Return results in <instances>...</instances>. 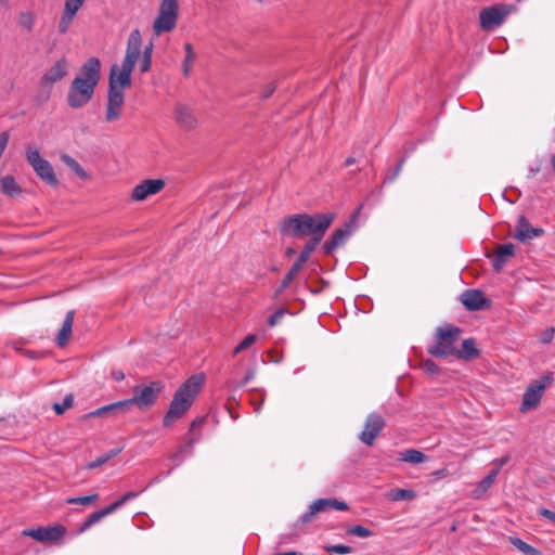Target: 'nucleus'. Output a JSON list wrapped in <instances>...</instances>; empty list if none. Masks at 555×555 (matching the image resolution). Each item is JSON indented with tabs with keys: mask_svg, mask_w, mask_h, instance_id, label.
Segmentation results:
<instances>
[{
	"mask_svg": "<svg viewBox=\"0 0 555 555\" xmlns=\"http://www.w3.org/2000/svg\"><path fill=\"white\" fill-rule=\"evenodd\" d=\"M335 217L334 212L293 215L284 220L281 225V232L293 237L311 235L312 238L308 243H313V249H315L326 230L335 220Z\"/></svg>",
	"mask_w": 555,
	"mask_h": 555,
	"instance_id": "obj_1",
	"label": "nucleus"
},
{
	"mask_svg": "<svg viewBox=\"0 0 555 555\" xmlns=\"http://www.w3.org/2000/svg\"><path fill=\"white\" fill-rule=\"evenodd\" d=\"M101 78V62L98 57H89L81 66L79 74L70 82L67 104L72 108H80L93 98L94 90Z\"/></svg>",
	"mask_w": 555,
	"mask_h": 555,
	"instance_id": "obj_2",
	"label": "nucleus"
},
{
	"mask_svg": "<svg viewBox=\"0 0 555 555\" xmlns=\"http://www.w3.org/2000/svg\"><path fill=\"white\" fill-rule=\"evenodd\" d=\"M142 36L138 28L132 29L127 39L125 57L120 65L113 64L108 75V91L125 93L131 86V74L141 53Z\"/></svg>",
	"mask_w": 555,
	"mask_h": 555,
	"instance_id": "obj_3",
	"label": "nucleus"
},
{
	"mask_svg": "<svg viewBox=\"0 0 555 555\" xmlns=\"http://www.w3.org/2000/svg\"><path fill=\"white\" fill-rule=\"evenodd\" d=\"M205 383L203 373L194 374L189 377L175 392L170 402L169 410L163 418L165 427L171 426L177 420L181 418L192 406L196 396L199 393Z\"/></svg>",
	"mask_w": 555,
	"mask_h": 555,
	"instance_id": "obj_4",
	"label": "nucleus"
},
{
	"mask_svg": "<svg viewBox=\"0 0 555 555\" xmlns=\"http://www.w3.org/2000/svg\"><path fill=\"white\" fill-rule=\"evenodd\" d=\"M461 333L460 327L451 324L438 327L435 334V341L428 347V352L437 358L453 356L456 349L454 345Z\"/></svg>",
	"mask_w": 555,
	"mask_h": 555,
	"instance_id": "obj_5",
	"label": "nucleus"
},
{
	"mask_svg": "<svg viewBox=\"0 0 555 555\" xmlns=\"http://www.w3.org/2000/svg\"><path fill=\"white\" fill-rule=\"evenodd\" d=\"M164 386L160 382H151L147 385H137L133 387V396L129 399H126V403L128 410L133 405H137L141 411H146L152 408L160 392L163 391Z\"/></svg>",
	"mask_w": 555,
	"mask_h": 555,
	"instance_id": "obj_6",
	"label": "nucleus"
},
{
	"mask_svg": "<svg viewBox=\"0 0 555 555\" xmlns=\"http://www.w3.org/2000/svg\"><path fill=\"white\" fill-rule=\"evenodd\" d=\"M178 16V0H162L158 9V14L153 22L152 28L154 35L160 36L162 34L172 31L177 26Z\"/></svg>",
	"mask_w": 555,
	"mask_h": 555,
	"instance_id": "obj_7",
	"label": "nucleus"
},
{
	"mask_svg": "<svg viewBox=\"0 0 555 555\" xmlns=\"http://www.w3.org/2000/svg\"><path fill=\"white\" fill-rule=\"evenodd\" d=\"M515 10L512 4H494L479 12V22L482 30L490 31L501 26L506 17Z\"/></svg>",
	"mask_w": 555,
	"mask_h": 555,
	"instance_id": "obj_8",
	"label": "nucleus"
},
{
	"mask_svg": "<svg viewBox=\"0 0 555 555\" xmlns=\"http://www.w3.org/2000/svg\"><path fill=\"white\" fill-rule=\"evenodd\" d=\"M26 159L33 167L36 175L51 186H56L59 181L53 170L52 165L40 156L37 149L31 145L26 146Z\"/></svg>",
	"mask_w": 555,
	"mask_h": 555,
	"instance_id": "obj_9",
	"label": "nucleus"
},
{
	"mask_svg": "<svg viewBox=\"0 0 555 555\" xmlns=\"http://www.w3.org/2000/svg\"><path fill=\"white\" fill-rule=\"evenodd\" d=\"M552 380V374H546L541 379L532 382L522 396L520 412L526 413L535 409L542 399L545 387L550 385Z\"/></svg>",
	"mask_w": 555,
	"mask_h": 555,
	"instance_id": "obj_10",
	"label": "nucleus"
},
{
	"mask_svg": "<svg viewBox=\"0 0 555 555\" xmlns=\"http://www.w3.org/2000/svg\"><path fill=\"white\" fill-rule=\"evenodd\" d=\"M328 508H335L337 511H347L349 507L346 502L338 501L337 499H334V498L318 499L310 504L309 511L300 516V518L296 522V526H299V527L306 526L307 524L312 521L313 517L318 513L325 512Z\"/></svg>",
	"mask_w": 555,
	"mask_h": 555,
	"instance_id": "obj_11",
	"label": "nucleus"
},
{
	"mask_svg": "<svg viewBox=\"0 0 555 555\" xmlns=\"http://www.w3.org/2000/svg\"><path fill=\"white\" fill-rule=\"evenodd\" d=\"M313 251V243H307L304 249L300 251L297 260L293 263L292 268L282 280L280 286L276 288L274 294L275 297L280 296L291 285L293 280L296 278L304 264L308 261L310 255Z\"/></svg>",
	"mask_w": 555,
	"mask_h": 555,
	"instance_id": "obj_12",
	"label": "nucleus"
},
{
	"mask_svg": "<svg viewBox=\"0 0 555 555\" xmlns=\"http://www.w3.org/2000/svg\"><path fill=\"white\" fill-rule=\"evenodd\" d=\"M66 533V528L63 525H54L51 527H38L35 529H26L23 531V535L30 537L39 542H57Z\"/></svg>",
	"mask_w": 555,
	"mask_h": 555,
	"instance_id": "obj_13",
	"label": "nucleus"
},
{
	"mask_svg": "<svg viewBox=\"0 0 555 555\" xmlns=\"http://www.w3.org/2000/svg\"><path fill=\"white\" fill-rule=\"evenodd\" d=\"M385 426V420L377 413H371L365 420L364 428L359 439L366 446H372L376 437L380 434Z\"/></svg>",
	"mask_w": 555,
	"mask_h": 555,
	"instance_id": "obj_14",
	"label": "nucleus"
},
{
	"mask_svg": "<svg viewBox=\"0 0 555 555\" xmlns=\"http://www.w3.org/2000/svg\"><path fill=\"white\" fill-rule=\"evenodd\" d=\"M356 218L357 216L354 215L349 222L333 232L332 236L323 245L324 254L331 255L336 248L344 245L353 231Z\"/></svg>",
	"mask_w": 555,
	"mask_h": 555,
	"instance_id": "obj_15",
	"label": "nucleus"
},
{
	"mask_svg": "<svg viewBox=\"0 0 555 555\" xmlns=\"http://www.w3.org/2000/svg\"><path fill=\"white\" fill-rule=\"evenodd\" d=\"M165 186V181L162 179H147L135 185L131 193L133 201H144L151 195L157 194Z\"/></svg>",
	"mask_w": 555,
	"mask_h": 555,
	"instance_id": "obj_16",
	"label": "nucleus"
},
{
	"mask_svg": "<svg viewBox=\"0 0 555 555\" xmlns=\"http://www.w3.org/2000/svg\"><path fill=\"white\" fill-rule=\"evenodd\" d=\"M125 93L107 92L105 120L113 122L118 120L124 112Z\"/></svg>",
	"mask_w": 555,
	"mask_h": 555,
	"instance_id": "obj_17",
	"label": "nucleus"
},
{
	"mask_svg": "<svg viewBox=\"0 0 555 555\" xmlns=\"http://www.w3.org/2000/svg\"><path fill=\"white\" fill-rule=\"evenodd\" d=\"M461 302L469 311L482 310L489 306V300L478 289H467L461 295Z\"/></svg>",
	"mask_w": 555,
	"mask_h": 555,
	"instance_id": "obj_18",
	"label": "nucleus"
},
{
	"mask_svg": "<svg viewBox=\"0 0 555 555\" xmlns=\"http://www.w3.org/2000/svg\"><path fill=\"white\" fill-rule=\"evenodd\" d=\"M543 230L541 228H533L530 225L525 217H519L516 225L514 237L521 243L528 242L534 237L542 235Z\"/></svg>",
	"mask_w": 555,
	"mask_h": 555,
	"instance_id": "obj_19",
	"label": "nucleus"
},
{
	"mask_svg": "<svg viewBox=\"0 0 555 555\" xmlns=\"http://www.w3.org/2000/svg\"><path fill=\"white\" fill-rule=\"evenodd\" d=\"M129 412L127 403L125 400L117 401L104 406H101L94 411L89 412L83 417H105V416H117L119 414H124Z\"/></svg>",
	"mask_w": 555,
	"mask_h": 555,
	"instance_id": "obj_20",
	"label": "nucleus"
},
{
	"mask_svg": "<svg viewBox=\"0 0 555 555\" xmlns=\"http://www.w3.org/2000/svg\"><path fill=\"white\" fill-rule=\"evenodd\" d=\"M68 62L65 57L57 60L42 76V81L53 85L67 75Z\"/></svg>",
	"mask_w": 555,
	"mask_h": 555,
	"instance_id": "obj_21",
	"label": "nucleus"
},
{
	"mask_svg": "<svg viewBox=\"0 0 555 555\" xmlns=\"http://www.w3.org/2000/svg\"><path fill=\"white\" fill-rule=\"evenodd\" d=\"M515 253V245L512 243L499 244L495 248L492 266L499 272L502 270L507 259L513 257Z\"/></svg>",
	"mask_w": 555,
	"mask_h": 555,
	"instance_id": "obj_22",
	"label": "nucleus"
},
{
	"mask_svg": "<svg viewBox=\"0 0 555 555\" xmlns=\"http://www.w3.org/2000/svg\"><path fill=\"white\" fill-rule=\"evenodd\" d=\"M176 121L184 129H193L197 125V119L192 108L186 105L179 104L176 107Z\"/></svg>",
	"mask_w": 555,
	"mask_h": 555,
	"instance_id": "obj_23",
	"label": "nucleus"
},
{
	"mask_svg": "<svg viewBox=\"0 0 555 555\" xmlns=\"http://www.w3.org/2000/svg\"><path fill=\"white\" fill-rule=\"evenodd\" d=\"M74 318H75V310H69L66 313V317L63 321L61 330L59 331V334L56 336V344L61 348H63L67 345V343L72 336Z\"/></svg>",
	"mask_w": 555,
	"mask_h": 555,
	"instance_id": "obj_24",
	"label": "nucleus"
},
{
	"mask_svg": "<svg viewBox=\"0 0 555 555\" xmlns=\"http://www.w3.org/2000/svg\"><path fill=\"white\" fill-rule=\"evenodd\" d=\"M479 356V350L476 348L475 339L467 338L463 340L461 349H455L453 357L464 360H472Z\"/></svg>",
	"mask_w": 555,
	"mask_h": 555,
	"instance_id": "obj_25",
	"label": "nucleus"
},
{
	"mask_svg": "<svg viewBox=\"0 0 555 555\" xmlns=\"http://www.w3.org/2000/svg\"><path fill=\"white\" fill-rule=\"evenodd\" d=\"M112 513H114L113 508L111 507V505L104 507V508H101L99 511H95L93 512L92 514H90L88 516V518L81 524V526L79 527L78 529V533H83L85 531H87L89 528H91L93 525L100 522L104 517L111 515Z\"/></svg>",
	"mask_w": 555,
	"mask_h": 555,
	"instance_id": "obj_26",
	"label": "nucleus"
},
{
	"mask_svg": "<svg viewBox=\"0 0 555 555\" xmlns=\"http://www.w3.org/2000/svg\"><path fill=\"white\" fill-rule=\"evenodd\" d=\"M498 476V469H491L488 475L478 482L473 494L475 499H480L488 489L494 483Z\"/></svg>",
	"mask_w": 555,
	"mask_h": 555,
	"instance_id": "obj_27",
	"label": "nucleus"
},
{
	"mask_svg": "<svg viewBox=\"0 0 555 555\" xmlns=\"http://www.w3.org/2000/svg\"><path fill=\"white\" fill-rule=\"evenodd\" d=\"M184 51H185V55H184V60L182 62V72L185 77H189L191 74L193 64L195 62V59H196V54L193 50L192 44L189 42H186L184 44Z\"/></svg>",
	"mask_w": 555,
	"mask_h": 555,
	"instance_id": "obj_28",
	"label": "nucleus"
},
{
	"mask_svg": "<svg viewBox=\"0 0 555 555\" xmlns=\"http://www.w3.org/2000/svg\"><path fill=\"white\" fill-rule=\"evenodd\" d=\"M1 189H2V192L8 196H14V195L21 193L20 185L17 184L14 177L10 176V175L4 176L1 179Z\"/></svg>",
	"mask_w": 555,
	"mask_h": 555,
	"instance_id": "obj_29",
	"label": "nucleus"
},
{
	"mask_svg": "<svg viewBox=\"0 0 555 555\" xmlns=\"http://www.w3.org/2000/svg\"><path fill=\"white\" fill-rule=\"evenodd\" d=\"M61 160L82 180L89 179V175L86 172V170L79 165V163L76 159H74L68 154H62Z\"/></svg>",
	"mask_w": 555,
	"mask_h": 555,
	"instance_id": "obj_30",
	"label": "nucleus"
},
{
	"mask_svg": "<svg viewBox=\"0 0 555 555\" xmlns=\"http://www.w3.org/2000/svg\"><path fill=\"white\" fill-rule=\"evenodd\" d=\"M400 460L412 464H420L426 460V455L418 450L409 449L400 454Z\"/></svg>",
	"mask_w": 555,
	"mask_h": 555,
	"instance_id": "obj_31",
	"label": "nucleus"
},
{
	"mask_svg": "<svg viewBox=\"0 0 555 555\" xmlns=\"http://www.w3.org/2000/svg\"><path fill=\"white\" fill-rule=\"evenodd\" d=\"M120 452L119 449L117 450H112L109 451L108 453L106 454H103L101 456H99L96 460L90 462L88 465H87V468L88 469H94L96 467H100L102 465H104L105 463H107L109 460H112L113 457H115L118 453Z\"/></svg>",
	"mask_w": 555,
	"mask_h": 555,
	"instance_id": "obj_32",
	"label": "nucleus"
},
{
	"mask_svg": "<svg viewBox=\"0 0 555 555\" xmlns=\"http://www.w3.org/2000/svg\"><path fill=\"white\" fill-rule=\"evenodd\" d=\"M416 496L413 490L408 489H396L392 490L389 494L390 500L392 501H404V500H413Z\"/></svg>",
	"mask_w": 555,
	"mask_h": 555,
	"instance_id": "obj_33",
	"label": "nucleus"
},
{
	"mask_svg": "<svg viewBox=\"0 0 555 555\" xmlns=\"http://www.w3.org/2000/svg\"><path fill=\"white\" fill-rule=\"evenodd\" d=\"M74 18H75V15H70L69 13L63 11L61 18L59 21V24H57L59 33L62 35L66 34L68 31V29L70 28V25H72Z\"/></svg>",
	"mask_w": 555,
	"mask_h": 555,
	"instance_id": "obj_34",
	"label": "nucleus"
},
{
	"mask_svg": "<svg viewBox=\"0 0 555 555\" xmlns=\"http://www.w3.org/2000/svg\"><path fill=\"white\" fill-rule=\"evenodd\" d=\"M74 404V397L72 393H68L64 397L61 403H54L53 410L57 415H62L66 410L72 408Z\"/></svg>",
	"mask_w": 555,
	"mask_h": 555,
	"instance_id": "obj_35",
	"label": "nucleus"
},
{
	"mask_svg": "<svg viewBox=\"0 0 555 555\" xmlns=\"http://www.w3.org/2000/svg\"><path fill=\"white\" fill-rule=\"evenodd\" d=\"M18 22L24 29L30 31L35 25V15L31 12H22Z\"/></svg>",
	"mask_w": 555,
	"mask_h": 555,
	"instance_id": "obj_36",
	"label": "nucleus"
},
{
	"mask_svg": "<svg viewBox=\"0 0 555 555\" xmlns=\"http://www.w3.org/2000/svg\"><path fill=\"white\" fill-rule=\"evenodd\" d=\"M99 498L98 493L86 495V496H79V498H68L66 500L67 504H81V505H91L93 504Z\"/></svg>",
	"mask_w": 555,
	"mask_h": 555,
	"instance_id": "obj_37",
	"label": "nucleus"
},
{
	"mask_svg": "<svg viewBox=\"0 0 555 555\" xmlns=\"http://www.w3.org/2000/svg\"><path fill=\"white\" fill-rule=\"evenodd\" d=\"M347 533L348 534H351V535H356V537H359V538H362V539H365V538H369V537H372L373 535V532L361 526V525H356V526H352V527H349L347 529Z\"/></svg>",
	"mask_w": 555,
	"mask_h": 555,
	"instance_id": "obj_38",
	"label": "nucleus"
},
{
	"mask_svg": "<svg viewBox=\"0 0 555 555\" xmlns=\"http://www.w3.org/2000/svg\"><path fill=\"white\" fill-rule=\"evenodd\" d=\"M257 340V335H247L233 350V354L236 356L245 349L249 348Z\"/></svg>",
	"mask_w": 555,
	"mask_h": 555,
	"instance_id": "obj_39",
	"label": "nucleus"
},
{
	"mask_svg": "<svg viewBox=\"0 0 555 555\" xmlns=\"http://www.w3.org/2000/svg\"><path fill=\"white\" fill-rule=\"evenodd\" d=\"M83 3L85 0H65L64 12L76 16L77 12L81 9Z\"/></svg>",
	"mask_w": 555,
	"mask_h": 555,
	"instance_id": "obj_40",
	"label": "nucleus"
},
{
	"mask_svg": "<svg viewBox=\"0 0 555 555\" xmlns=\"http://www.w3.org/2000/svg\"><path fill=\"white\" fill-rule=\"evenodd\" d=\"M139 494V492H134V491H129V492H126L125 494H122L117 501H115L114 503L111 504V507L113 508V511H117L118 508H120L124 504H126L128 501L137 498Z\"/></svg>",
	"mask_w": 555,
	"mask_h": 555,
	"instance_id": "obj_41",
	"label": "nucleus"
},
{
	"mask_svg": "<svg viewBox=\"0 0 555 555\" xmlns=\"http://www.w3.org/2000/svg\"><path fill=\"white\" fill-rule=\"evenodd\" d=\"M513 544L519 550L521 551L522 553L527 554V555H535L537 554V550L529 545L528 543L524 542L522 540L520 539H515L513 540Z\"/></svg>",
	"mask_w": 555,
	"mask_h": 555,
	"instance_id": "obj_42",
	"label": "nucleus"
},
{
	"mask_svg": "<svg viewBox=\"0 0 555 555\" xmlns=\"http://www.w3.org/2000/svg\"><path fill=\"white\" fill-rule=\"evenodd\" d=\"M421 367L425 373H427L429 375H435L439 372L438 364L430 359L424 360L421 363Z\"/></svg>",
	"mask_w": 555,
	"mask_h": 555,
	"instance_id": "obj_43",
	"label": "nucleus"
},
{
	"mask_svg": "<svg viewBox=\"0 0 555 555\" xmlns=\"http://www.w3.org/2000/svg\"><path fill=\"white\" fill-rule=\"evenodd\" d=\"M286 312H287V309H285V308H281V309L276 310L268 319L269 326H275L281 321V319L285 315Z\"/></svg>",
	"mask_w": 555,
	"mask_h": 555,
	"instance_id": "obj_44",
	"label": "nucleus"
},
{
	"mask_svg": "<svg viewBox=\"0 0 555 555\" xmlns=\"http://www.w3.org/2000/svg\"><path fill=\"white\" fill-rule=\"evenodd\" d=\"M327 551L336 554H349L351 553L352 548L348 545L335 544L330 546Z\"/></svg>",
	"mask_w": 555,
	"mask_h": 555,
	"instance_id": "obj_45",
	"label": "nucleus"
},
{
	"mask_svg": "<svg viewBox=\"0 0 555 555\" xmlns=\"http://www.w3.org/2000/svg\"><path fill=\"white\" fill-rule=\"evenodd\" d=\"M9 140H10V134L8 131H3L0 133V158L2 157V155L7 149Z\"/></svg>",
	"mask_w": 555,
	"mask_h": 555,
	"instance_id": "obj_46",
	"label": "nucleus"
},
{
	"mask_svg": "<svg viewBox=\"0 0 555 555\" xmlns=\"http://www.w3.org/2000/svg\"><path fill=\"white\" fill-rule=\"evenodd\" d=\"M139 61H140V64H139L140 72L142 74L147 73L151 69L152 60L147 59V57L140 56Z\"/></svg>",
	"mask_w": 555,
	"mask_h": 555,
	"instance_id": "obj_47",
	"label": "nucleus"
},
{
	"mask_svg": "<svg viewBox=\"0 0 555 555\" xmlns=\"http://www.w3.org/2000/svg\"><path fill=\"white\" fill-rule=\"evenodd\" d=\"M511 460V456L508 454L500 457V459H496L493 461V465L495 466L493 469H498V474L500 473V469L506 465Z\"/></svg>",
	"mask_w": 555,
	"mask_h": 555,
	"instance_id": "obj_48",
	"label": "nucleus"
},
{
	"mask_svg": "<svg viewBox=\"0 0 555 555\" xmlns=\"http://www.w3.org/2000/svg\"><path fill=\"white\" fill-rule=\"evenodd\" d=\"M194 442H195V439L189 438L188 441L179 448V451L175 455V457H177L179 453H183V452L191 453V450H192V447H193Z\"/></svg>",
	"mask_w": 555,
	"mask_h": 555,
	"instance_id": "obj_49",
	"label": "nucleus"
},
{
	"mask_svg": "<svg viewBox=\"0 0 555 555\" xmlns=\"http://www.w3.org/2000/svg\"><path fill=\"white\" fill-rule=\"evenodd\" d=\"M539 515L555 524V512L543 507L539 509Z\"/></svg>",
	"mask_w": 555,
	"mask_h": 555,
	"instance_id": "obj_50",
	"label": "nucleus"
},
{
	"mask_svg": "<svg viewBox=\"0 0 555 555\" xmlns=\"http://www.w3.org/2000/svg\"><path fill=\"white\" fill-rule=\"evenodd\" d=\"M403 163H404V159H401L398 163V165L396 166L393 172L387 177V179H386L387 181L391 182V181H393L398 177V175L400 173V171L402 169Z\"/></svg>",
	"mask_w": 555,
	"mask_h": 555,
	"instance_id": "obj_51",
	"label": "nucleus"
},
{
	"mask_svg": "<svg viewBox=\"0 0 555 555\" xmlns=\"http://www.w3.org/2000/svg\"><path fill=\"white\" fill-rule=\"evenodd\" d=\"M153 54V43H149L144 47V49L141 48L140 56L147 57L152 60Z\"/></svg>",
	"mask_w": 555,
	"mask_h": 555,
	"instance_id": "obj_52",
	"label": "nucleus"
},
{
	"mask_svg": "<svg viewBox=\"0 0 555 555\" xmlns=\"http://www.w3.org/2000/svg\"><path fill=\"white\" fill-rule=\"evenodd\" d=\"M554 335V328H550L546 332H544L541 336V341L544 344L550 343L553 339Z\"/></svg>",
	"mask_w": 555,
	"mask_h": 555,
	"instance_id": "obj_53",
	"label": "nucleus"
},
{
	"mask_svg": "<svg viewBox=\"0 0 555 555\" xmlns=\"http://www.w3.org/2000/svg\"><path fill=\"white\" fill-rule=\"evenodd\" d=\"M449 474L448 469L447 468H441V469H437L433 473V476L436 478V479H439V478H444L447 477Z\"/></svg>",
	"mask_w": 555,
	"mask_h": 555,
	"instance_id": "obj_54",
	"label": "nucleus"
},
{
	"mask_svg": "<svg viewBox=\"0 0 555 555\" xmlns=\"http://www.w3.org/2000/svg\"><path fill=\"white\" fill-rule=\"evenodd\" d=\"M112 377L116 382H121L125 378V374L122 371L117 370L112 372Z\"/></svg>",
	"mask_w": 555,
	"mask_h": 555,
	"instance_id": "obj_55",
	"label": "nucleus"
},
{
	"mask_svg": "<svg viewBox=\"0 0 555 555\" xmlns=\"http://www.w3.org/2000/svg\"><path fill=\"white\" fill-rule=\"evenodd\" d=\"M356 162H357L356 157L349 156V157L346 158L344 164H345L346 167H350L353 164H356Z\"/></svg>",
	"mask_w": 555,
	"mask_h": 555,
	"instance_id": "obj_56",
	"label": "nucleus"
},
{
	"mask_svg": "<svg viewBox=\"0 0 555 555\" xmlns=\"http://www.w3.org/2000/svg\"><path fill=\"white\" fill-rule=\"evenodd\" d=\"M202 420L198 418V420H194L192 423H191V426H190V431H193L197 426H199L202 424Z\"/></svg>",
	"mask_w": 555,
	"mask_h": 555,
	"instance_id": "obj_57",
	"label": "nucleus"
},
{
	"mask_svg": "<svg viewBox=\"0 0 555 555\" xmlns=\"http://www.w3.org/2000/svg\"><path fill=\"white\" fill-rule=\"evenodd\" d=\"M540 168L539 167H531L529 169V173H528V177L531 178V177H534L538 172H539Z\"/></svg>",
	"mask_w": 555,
	"mask_h": 555,
	"instance_id": "obj_58",
	"label": "nucleus"
},
{
	"mask_svg": "<svg viewBox=\"0 0 555 555\" xmlns=\"http://www.w3.org/2000/svg\"><path fill=\"white\" fill-rule=\"evenodd\" d=\"M274 91V87H270L263 94V98H269Z\"/></svg>",
	"mask_w": 555,
	"mask_h": 555,
	"instance_id": "obj_59",
	"label": "nucleus"
},
{
	"mask_svg": "<svg viewBox=\"0 0 555 555\" xmlns=\"http://www.w3.org/2000/svg\"><path fill=\"white\" fill-rule=\"evenodd\" d=\"M26 354L29 357V358H33V359H36L39 357V353L37 352H34V351H27Z\"/></svg>",
	"mask_w": 555,
	"mask_h": 555,
	"instance_id": "obj_60",
	"label": "nucleus"
},
{
	"mask_svg": "<svg viewBox=\"0 0 555 555\" xmlns=\"http://www.w3.org/2000/svg\"><path fill=\"white\" fill-rule=\"evenodd\" d=\"M276 555H297L296 552H284V553H278Z\"/></svg>",
	"mask_w": 555,
	"mask_h": 555,
	"instance_id": "obj_61",
	"label": "nucleus"
},
{
	"mask_svg": "<svg viewBox=\"0 0 555 555\" xmlns=\"http://www.w3.org/2000/svg\"><path fill=\"white\" fill-rule=\"evenodd\" d=\"M551 164H552V168L555 172V154L553 155L552 159H551Z\"/></svg>",
	"mask_w": 555,
	"mask_h": 555,
	"instance_id": "obj_62",
	"label": "nucleus"
},
{
	"mask_svg": "<svg viewBox=\"0 0 555 555\" xmlns=\"http://www.w3.org/2000/svg\"><path fill=\"white\" fill-rule=\"evenodd\" d=\"M293 253H294V250H293L292 248H288V249H287V251H286V254H287L288 256H289V255H292Z\"/></svg>",
	"mask_w": 555,
	"mask_h": 555,
	"instance_id": "obj_63",
	"label": "nucleus"
},
{
	"mask_svg": "<svg viewBox=\"0 0 555 555\" xmlns=\"http://www.w3.org/2000/svg\"><path fill=\"white\" fill-rule=\"evenodd\" d=\"M247 380H250V377H248V376H247V377L245 378V380L243 382V384H246V383H247Z\"/></svg>",
	"mask_w": 555,
	"mask_h": 555,
	"instance_id": "obj_64",
	"label": "nucleus"
}]
</instances>
